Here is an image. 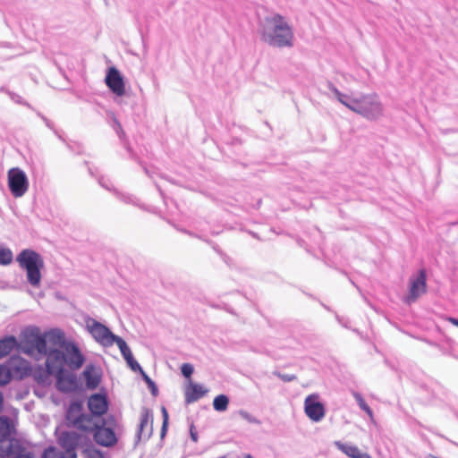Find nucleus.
<instances>
[{
    "instance_id": "dca6fc26",
    "label": "nucleus",
    "mask_w": 458,
    "mask_h": 458,
    "mask_svg": "<svg viewBox=\"0 0 458 458\" xmlns=\"http://www.w3.org/2000/svg\"><path fill=\"white\" fill-rule=\"evenodd\" d=\"M153 416L151 411L143 408L140 413V422L138 429V437L140 439L145 438L148 439L153 432Z\"/></svg>"
},
{
    "instance_id": "f8f14e48",
    "label": "nucleus",
    "mask_w": 458,
    "mask_h": 458,
    "mask_svg": "<svg viewBox=\"0 0 458 458\" xmlns=\"http://www.w3.org/2000/svg\"><path fill=\"white\" fill-rule=\"evenodd\" d=\"M304 411L310 420L314 422H319L325 417V407L318 401V394H310L304 401Z\"/></svg>"
},
{
    "instance_id": "2f4dec72",
    "label": "nucleus",
    "mask_w": 458,
    "mask_h": 458,
    "mask_svg": "<svg viewBox=\"0 0 458 458\" xmlns=\"http://www.w3.org/2000/svg\"><path fill=\"white\" fill-rule=\"evenodd\" d=\"M193 370H194L193 367L190 363H184V364H182V366L181 368L182 374L185 377H190L191 376V374L193 373Z\"/></svg>"
},
{
    "instance_id": "412c9836",
    "label": "nucleus",
    "mask_w": 458,
    "mask_h": 458,
    "mask_svg": "<svg viewBox=\"0 0 458 458\" xmlns=\"http://www.w3.org/2000/svg\"><path fill=\"white\" fill-rule=\"evenodd\" d=\"M16 346L17 340L13 335L0 339V359L7 356Z\"/></svg>"
},
{
    "instance_id": "a19ab883",
    "label": "nucleus",
    "mask_w": 458,
    "mask_h": 458,
    "mask_svg": "<svg viewBox=\"0 0 458 458\" xmlns=\"http://www.w3.org/2000/svg\"><path fill=\"white\" fill-rule=\"evenodd\" d=\"M244 458H253L250 454H246Z\"/></svg>"
},
{
    "instance_id": "b1692460",
    "label": "nucleus",
    "mask_w": 458,
    "mask_h": 458,
    "mask_svg": "<svg viewBox=\"0 0 458 458\" xmlns=\"http://www.w3.org/2000/svg\"><path fill=\"white\" fill-rule=\"evenodd\" d=\"M13 252L10 249L0 246V265H9L13 261Z\"/></svg>"
},
{
    "instance_id": "4c0bfd02",
    "label": "nucleus",
    "mask_w": 458,
    "mask_h": 458,
    "mask_svg": "<svg viewBox=\"0 0 458 458\" xmlns=\"http://www.w3.org/2000/svg\"><path fill=\"white\" fill-rule=\"evenodd\" d=\"M449 322L452 323L454 326L458 327V319L454 318H449Z\"/></svg>"
},
{
    "instance_id": "9b49d317",
    "label": "nucleus",
    "mask_w": 458,
    "mask_h": 458,
    "mask_svg": "<svg viewBox=\"0 0 458 458\" xmlns=\"http://www.w3.org/2000/svg\"><path fill=\"white\" fill-rule=\"evenodd\" d=\"M47 374L55 375L56 377V388L64 393H71L76 388L75 376L60 368V370H55L53 368H47Z\"/></svg>"
},
{
    "instance_id": "a211bd4d",
    "label": "nucleus",
    "mask_w": 458,
    "mask_h": 458,
    "mask_svg": "<svg viewBox=\"0 0 458 458\" xmlns=\"http://www.w3.org/2000/svg\"><path fill=\"white\" fill-rule=\"evenodd\" d=\"M82 377L85 380L86 387L89 390L96 389L101 381V371L93 364H89L83 370Z\"/></svg>"
},
{
    "instance_id": "58836bf2",
    "label": "nucleus",
    "mask_w": 458,
    "mask_h": 458,
    "mask_svg": "<svg viewBox=\"0 0 458 458\" xmlns=\"http://www.w3.org/2000/svg\"><path fill=\"white\" fill-rule=\"evenodd\" d=\"M191 439H192L194 442H197V440H198L197 433L193 432V430H192V429H191Z\"/></svg>"
},
{
    "instance_id": "c756f323",
    "label": "nucleus",
    "mask_w": 458,
    "mask_h": 458,
    "mask_svg": "<svg viewBox=\"0 0 458 458\" xmlns=\"http://www.w3.org/2000/svg\"><path fill=\"white\" fill-rule=\"evenodd\" d=\"M42 458H63V454H59L53 447L46 449L43 453Z\"/></svg>"
},
{
    "instance_id": "7ed1b4c3",
    "label": "nucleus",
    "mask_w": 458,
    "mask_h": 458,
    "mask_svg": "<svg viewBox=\"0 0 458 458\" xmlns=\"http://www.w3.org/2000/svg\"><path fill=\"white\" fill-rule=\"evenodd\" d=\"M58 444L63 449V458H77V452H81L86 458H102L89 437L84 433L64 431L58 437Z\"/></svg>"
},
{
    "instance_id": "6e6552de",
    "label": "nucleus",
    "mask_w": 458,
    "mask_h": 458,
    "mask_svg": "<svg viewBox=\"0 0 458 458\" xmlns=\"http://www.w3.org/2000/svg\"><path fill=\"white\" fill-rule=\"evenodd\" d=\"M8 186L15 198L22 197L29 189V180L26 174L18 167L11 168L7 173Z\"/></svg>"
},
{
    "instance_id": "393cba45",
    "label": "nucleus",
    "mask_w": 458,
    "mask_h": 458,
    "mask_svg": "<svg viewBox=\"0 0 458 458\" xmlns=\"http://www.w3.org/2000/svg\"><path fill=\"white\" fill-rule=\"evenodd\" d=\"M354 399L358 403L360 408L364 411L368 416L370 418V420H373L374 415L372 410L369 408V406L365 403L360 394L354 392L352 394Z\"/></svg>"
},
{
    "instance_id": "bb28decb",
    "label": "nucleus",
    "mask_w": 458,
    "mask_h": 458,
    "mask_svg": "<svg viewBox=\"0 0 458 458\" xmlns=\"http://www.w3.org/2000/svg\"><path fill=\"white\" fill-rule=\"evenodd\" d=\"M10 380L11 374L9 369L4 365H0V386L7 385Z\"/></svg>"
},
{
    "instance_id": "e433bc0d",
    "label": "nucleus",
    "mask_w": 458,
    "mask_h": 458,
    "mask_svg": "<svg viewBox=\"0 0 458 458\" xmlns=\"http://www.w3.org/2000/svg\"><path fill=\"white\" fill-rule=\"evenodd\" d=\"M4 408V395L2 392L0 391V412L3 411Z\"/></svg>"
},
{
    "instance_id": "0eeeda50",
    "label": "nucleus",
    "mask_w": 458,
    "mask_h": 458,
    "mask_svg": "<svg viewBox=\"0 0 458 458\" xmlns=\"http://www.w3.org/2000/svg\"><path fill=\"white\" fill-rule=\"evenodd\" d=\"M67 423L84 433L91 432L95 428L92 416L82 412V404L80 402L70 403L65 415Z\"/></svg>"
},
{
    "instance_id": "7c9ffc66",
    "label": "nucleus",
    "mask_w": 458,
    "mask_h": 458,
    "mask_svg": "<svg viewBox=\"0 0 458 458\" xmlns=\"http://www.w3.org/2000/svg\"><path fill=\"white\" fill-rule=\"evenodd\" d=\"M162 415H163V425L161 429V436L164 437L166 431V428L168 425V412L165 407H162Z\"/></svg>"
},
{
    "instance_id": "423d86ee",
    "label": "nucleus",
    "mask_w": 458,
    "mask_h": 458,
    "mask_svg": "<svg viewBox=\"0 0 458 458\" xmlns=\"http://www.w3.org/2000/svg\"><path fill=\"white\" fill-rule=\"evenodd\" d=\"M20 267L26 271L27 280L34 287L41 282V269L44 267L42 257L32 250H23L16 258Z\"/></svg>"
},
{
    "instance_id": "20e7f679",
    "label": "nucleus",
    "mask_w": 458,
    "mask_h": 458,
    "mask_svg": "<svg viewBox=\"0 0 458 458\" xmlns=\"http://www.w3.org/2000/svg\"><path fill=\"white\" fill-rule=\"evenodd\" d=\"M28 342L38 354L48 356L49 351L60 348L63 350L70 341H66L64 333L58 328H53L41 335L38 327L29 330Z\"/></svg>"
},
{
    "instance_id": "5701e85b",
    "label": "nucleus",
    "mask_w": 458,
    "mask_h": 458,
    "mask_svg": "<svg viewBox=\"0 0 458 458\" xmlns=\"http://www.w3.org/2000/svg\"><path fill=\"white\" fill-rule=\"evenodd\" d=\"M229 398L225 394H219L213 401V407L216 411H225L227 410Z\"/></svg>"
},
{
    "instance_id": "72a5a7b5",
    "label": "nucleus",
    "mask_w": 458,
    "mask_h": 458,
    "mask_svg": "<svg viewBox=\"0 0 458 458\" xmlns=\"http://www.w3.org/2000/svg\"><path fill=\"white\" fill-rule=\"evenodd\" d=\"M129 367L131 369V370L133 371H140V373L141 374V371H144L141 367L140 366V364L133 359V357L131 358V360H126Z\"/></svg>"
},
{
    "instance_id": "f03ea898",
    "label": "nucleus",
    "mask_w": 458,
    "mask_h": 458,
    "mask_svg": "<svg viewBox=\"0 0 458 458\" xmlns=\"http://www.w3.org/2000/svg\"><path fill=\"white\" fill-rule=\"evenodd\" d=\"M260 39L273 47H292L294 41L293 28L279 13H270L261 19L258 26Z\"/></svg>"
},
{
    "instance_id": "9d476101",
    "label": "nucleus",
    "mask_w": 458,
    "mask_h": 458,
    "mask_svg": "<svg viewBox=\"0 0 458 458\" xmlns=\"http://www.w3.org/2000/svg\"><path fill=\"white\" fill-rule=\"evenodd\" d=\"M426 291V272L425 270H420L417 276L410 278L409 293L404 298V301L407 304H411L415 302L419 297L424 294Z\"/></svg>"
},
{
    "instance_id": "4be33fe9",
    "label": "nucleus",
    "mask_w": 458,
    "mask_h": 458,
    "mask_svg": "<svg viewBox=\"0 0 458 458\" xmlns=\"http://www.w3.org/2000/svg\"><path fill=\"white\" fill-rule=\"evenodd\" d=\"M12 435L10 420L6 416L0 417V440H7Z\"/></svg>"
},
{
    "instance_id": "a878e982",
    "label": "nucleus",
    "mask_w": 458,
    "mask_h": 458,
    "mask_svg": "<svg viewBox=\"0 0 458 458\" xmlns=\"http://www.w3.org/2000/svg\"><path fill=\"white\" fill-rule=\"evenodd\" d=\"M12 367H13V369L14 371H19L20 372L19 376L21 377L25 376V375H28L29 370H30V367H29L28 362L23 360H18V365L17 366H14V362L13 361Z\"/></svg>"
},
{
    "instance_id": "4468645a",
    "label": "nucleus",
    "mask_w": 458,
    "mask_h": 458,
    "mask_svg": "<svg viewBox=\"0 0 458 458\" xmlns=\"http://www.w3.org/2000/svg\"><path fill=\"white\" fill-rule=\"evenodd\" d=\"M105 81L115 95L122 97L125 94L123 78L115 67L109 68Z\"/></svg>"
},
{
    "instance_id": "1a4fd4ad",
    "label": "nucleus",
    "mask_w": 458,
    "mask_h": 458,
    "mask_svg": "<svg viewBox=\"0 0 458 458\" xmlns=\"http://www.w3.org/2000/svg\"><path fill=\"white\" fill-rule=\"evenodd\" d=\"M86 327L93 338L104 346H111L114 335L103 324L89 318L86 321Z\"/></svg>"
},
{
    "instance_id": "f704fd0d",
    "label": "nucleus",
    "mask_w": 458,
    "mask_h": 458,
    "mask_svg": "<svg viewBox=\"0 0 458 458\" xmlns=\"http://www.w3.org/2000/svg\"><path fill=\"white\" fill-rule=\"evenodd\" d=\"M276 375L282 379L284 382H291L296 379V377L294 375L290 374H282V373H276Z\"/></svg>"
},
{
    "instance_id": "39448f33",
    "label": "nucleus",
    "mask_w": 458,
    "mask_h": 458,
    "mask_svg": "<svg viewBox=\"0 0 458 458\" xmlns=\"http://www.w3.org/2000/svg\"><path fill=\"white\" fill-rule=\"evenodd\" d=\"M85 361V357L73 343L69 342L63 350L53 349L49 351L46 360L47 368H53L55 370H60L66 365L72 370L81 369Z\"/></svg>"
},
{
    "instance_id": "c85d7f7f",
    "label": "nucleus",
    "mask_w": 458,
    "mask_h": 458,
    "mask_svg": "<svg viewBox=\"0 0 458 458\" xmlns=\"http://www.w3.org/2000/svg\"><path fill=\"white\" fill-rule=\"evenodd\" d=\"M141 376H142L143 380L147 383L152 394L157 395V387L156 384L154 383V381L144 371H141Z\"/></svg>"
},
{
    "instance_id": "6ab92c4d",
    "label": "nucleus",
    "mask_w": 458,
    "mask_h": 458,
    "mask_svg": "<svg viewBox=\"0 0 458 458\" xmlns=\"http://www.w3.org/2000/svg\"><path fill=\"white\" fill-rule=\"evenodd\" d=\"M334 445L337 447V449H339L350 458H372L369 454L362 453L359 447L354 445L343 443L341 441H335Z\"/></svg>"
},
{
    "instance_id": "2eb2a0df",
    "label": "nucleus",
    "mask_w": 458,
    "mask_h": 458,
    "mask_svg": "<svg viewBox=\"0 0 458 458\" xmlns=\"http://www.w3.org/2000/svg\"><path fill=\"white\" fill-rule=\"evenodd\" d=\"M91 431H94L95 441L102 446H112L117 441L115 434L111 428L95 424V428Z\"/></svg>"
},
{
    "instance_id": "aec40b11",
    "label": "nucleus",
    "mask_w": 458,
    "mask_h": 458,
    "mask_svg": "<svg viewBox=\"0 0 458 458\" xmlns=\"http://www.w3.org/2000/svg\"><path fill=\"white\" fill-rule=\"evenodd\" d=\"M206 392L207 391L203 388L202 386L190 382L185 390V401L187 403L196 402L206 394Z\"/></svg>"
},
{
    "instance_id": "473e14b6",
    "label": "nucleus",
    "mask_w": 458,
    "mask_h": 458,
    "mask_svg": "<svg viewBox=\"0 0 458 458\" xmlns=\"http://www.w3.org/2000/svg\"><path fill=\"white\" fill-rule=\"evenodd\" d=\"M240 415L244 419L246 420L247 421L250 422V423H254V424H259L260 421L256 419L255 417H253L251 414H250L249 412L247 411H240Z\"/></svg>"
},
{
    "instance_id": "cd10ccee",
    "label": "nucleus",
    "mask_w": 458,
    "mask_h": 458,
    "mask_svg": "<svg viewBox=\"0 0 458 458\" xmlns=\"http://www.w3.org/2000/svg\"><path fill=\"white\" fill-rule=\"evenodd\" d=\"M114 344H115L118 346L121 353L124 352L125 351H127L129 349V346L127 345L126 342L123 338H121L120 336L115 335H114V338L112 339V345Z\"/></svg>"
},
{
    "instance_id": "c9c22d12",
    "label": "nucleus",
    "mask_w": 458,
    "mask_h": 458,
    "mask_svg": "<svg viewBox=\"0 0 458 458\" xmlns=\"http://www.w3.org/2000/svg\"><path fill=\"white\" fill-rule=\"evenodd\" d=\"M122 355L125 360H131V358L133 357L132 352L130 348L127 351H125L124 352H122Z\"/></svg>"
},
{
    "instance_id": "ddd939ff",
    "label": "nucleus",
    "mask_w": 458,
    "mask_h": 458,
    "mask_svg": "<svg viewBox=\"0 0 458 458\" xmlns=\"http://www.w3.org/2000/svg\"><path fill=\"white\" fill-rule=\"evenodd\" d=\"M0 456L2 458H29L24 448L14 438L0 440Z\"/></svg>"
},
{
    "instance_id": "f257e3e1",
    "label": "nucleus",
    "mask_w": 458,
    "mask_h": 458,
    "mask_svg": "<svg viewBox=\"0 0 458 458\" xmlns=\"http://www.w3.org/2000/svg\"><path fill=\"white\" fill-rule=\"evenodd\" d=\"M328 89L342 105L367 121L377 122L384 117L385 107L377 94L352 93L348 95L342 93L332 83L328 84Z\"/></svg>"
},
{
    "instance_id": "ea45409f",
    "label": "nucleus",
    "mask_w": 458,
    "mask_h": 458,
    "mask_svg": "<svg viewBox=\"0 0 458 458\" xmlns=\"http://www.w3.org/2000/svg\"><path fill=\"white\" fill-rule=\"evenodd\" d=\"M37 380L41 382V383H45V379L41 377H36Z\"/></svg>"
},
{
    "instance_id": "f3484780",
    "label": "nucleus",
    "mask_w": 458,
    "mask_h": 458,
    "mask_svg": "<svg viewBox=\"0 0 458 458\" xmlns=\"http://www.w3.org/2000/svg\"><path fill=\"white\" fill-rule=\"evenodd\" d=\"M88 407L95 416L105 414L108 409V403L105 394H94L88 400Z\"/></svg>"
}]
</instances>
